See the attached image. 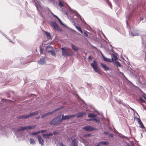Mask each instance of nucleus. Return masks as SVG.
Returning a JSON list of instances; mask_svg holds the SVG:
<instances>
[{
	"label": "nucleus",
	"instance_id": "nucleus-64",
	"mask_svg": "<svg viewBox=\"0 0 146 146\" xmlns=\"http://www.w3.org/2000/svg\"><path fill=\"white\" fill-rule=\"evenodd\" d=\"M126 146H131L129 143H128L126 145Z\"/></svg>",
	"mask_w": 146,
	"mask_h": 146
},
{
	"label": "nucleus",
	"instance_id": "nucleus-39",
	"mask_svg": "<svg viewBox=\"0 0 146 146\" xmlns=\"http://www.w3.org/2000/svg\"><path fill=\"white\" fill-rule=\"evenodd\" d=\"M40 133V131H38L36 132H34L32 133H31V135H36L39 134Z\"/></svg>",
	"mask_w": 146,
	"mask_h": 146
},
{
	"label": "nucleus",
	"instance_id": "nucleus-2",
	"mask_svg": "<svg viewBox=\"0 0 146 146\" xmlns=\"http://www.w3.org/2000/svg\"><path fill=\"white\" fill-rule=\"evenodd\" d=\"M62 55L64 57L71 56L73 54V52L69 48L64 47L61 48Z\"/></svg>",
	"mask_w": 146,
	"mask_h": 146
},
{
	"label": "nucleus",
	"instance_id": "nucleus-16",
	"mask_svg": "<svg viewBox=\"0 0 146 146\" xmlns=\"http://www.w3.org/2000/svg\"><path fill=\"white\" fill-rule=\"evenodd\" d=\"M86 113V112L85 111L78 113H76L77 117L79 118L82 117Z\"/></svg>",
	"mask_w": 146,
	"mask_h": 146
},
{
	"label": "nucleus",
	"instance_id": "nucleus-10",
	"mask_svg": "<svg viewBox=\"0 0 146 146\" xmlns=\"http://www.w3.org/2000/svg\"><path fill=\"white\" fill-rule=\"evenodd\" d=\"M46 59L44 57H42L40 58V60L38 62L39 64L43 65L46 64Z\"/></svg>",
	"mask_w": 146,
	"mask_h": 146
},
{
	"label": "nucleus",
	"instance_id": "nucleus-33",
	"mask_svg": "<svg viewBox=\"0 0 146 146\" xmlns=\"http://www.w3.org/2000/svg\"><path fill=\"white\" fill-rule=\"evenodd\" d=\"M131 35L132 36H138V33L132 31L131 32Z\"/></svg>",
	"mask_w": 146,
	"mask_h": 146
},
{
	"label": "nucleus",
	"instance_id": "nucleus-23",
	"mask_svg": "<svg viewBox=\"0 0 146 146\" xmlns=\"http://www.w3.org/2000/svg\"><path fill=\"white\" fill-rule=\"evenodd\" d=\"M100 64L102 68H103L104 69V70H109V68L105 64L102 63H100Z\"/></svg>",
	"mask_w": 146,
	"mask_h": 146
},
{
	"label": "nucleus",
	"instance_id": "nucleus-29",
	"mask_svg": "<svg viewBox=\"0 0 146 146\" xmlns=\"http://www.w3.org/2000/svg\"><path fill=\"white\" fill-rule=\"evenodd\" d=\"M48 52H50V54L52 56H55L56 55L55 52L53 50H48Z\"/></svg>",
	"mask_w": 146,
	"mask_h": 146
},
{
	"label": "nucleus",
	"instance_id": "nucleus-26",
	"mask_svg": "<svg viewBox=\"0 0 146 146\" xmlns=\"http://www.w3.org/2000/svg\"><path fill=\"white\" fill-rule=\"evenodd\" d=\"M110 132H112L114 133L115 134H117L118 132L113 127V129L112 127H111L110 126Z\"/></svg>",
	"mask_w": 146,
	"mask_h": 146
},
{
	"label": "nucleus",
	"instance_id": "nucleus-25",
	"mask_svg": "<svg viewBox=\"0 0 146 146\" xmlns=\"http://www.w3.org/2000/svg\"><path fill=\"white\" fill-rule=\"evenodd\" d=\"M97 115L96 114L93 113H89L88 115V117L92 118H94V117H95Z\"/></svg>",
	"mask_w": 146,
	"mask_h": 146
},
{
	"label": "nucleus",
	"instance_id": "nucleus-62",
	"mask_svg": "<svg viewBox=\"0 0 146 146\" xmlns=\"http://www.w3.org/2000/svg\"><path fill=\"white\" fill-rule=\"evenodd\" d=\"M121 135L122 137V138H126V137H126V136H125L123 135H122V134H121Z\"/></svg>",
	"mask_w": 146,
	"mask_h": 146
},
{
	"label": "nucleus",
	"instance_id": "nucleus-9",
	"mask_svg": "<svg viewBox=\"0 0 146 146\" xmlns=\"http://www.w3.org/2000/svg\"><path fill=\"white\" fill-rule=\"evenodd\" d=\"M75 116V115H65L64 116V114H62L61 115V120L62 121V120H68L72 117H74Z\"/></svg>",
	"mask_w": 146,
	"mask_h": 146
},
{
	"label": "nucleus",
	"instance_id": "nucleus-3",
	"mask_svg": "<svg viewBox=\"0 0 146 146\" xmlns=\"http://www.w3.org/2000/svg\"><path fill=\"white\" fill-rule=\"evenodd\" d=\"M60 115H58L51 120L49 122V123L51 125L58 126L60 125L62 122L61 119H60Z\"/></svg>",
	"mask_w": 146,
	"mask_h": 146
},
{
	"label": "nucleus",
	"instance_id": "nucleus-12",
	"mask_svg": "<svg viewBox=\"0 0 146 146\" xmlns=\"http://www.w3.org/2000/svg\"><path fill=\"white\" fill-rule=\"evenodd\" d=\"M118 54L116 52H114V53H112L110 55L111 56V59L113 60H117V57L116 56V55H117Z\"/></svg>",
	"mask_w": 146,
	"mask_h": 146
},
{
	"label": "nucleus",
	"instance_id": "nucleus-44",
	"mask_svg": "<svg viewBox=\"0 0 146 146\" xmlns=\"http://www.w3.org/2000/svg\"><path fill=\"white\" fill-rule=\"evenodd\" d=\"M98 89L100 91H99L100 93H101V91L102 90L103 87L102 86H98Z\"/></svg>",
	"mask_w": 146,
	"mask_h": 146
},
{
	"label": "nucleus",
	"instance_id": "nucleus-8",
	"mask_svg": "<svg viewBox=\"0 0 146 146\" xmlns=\"http://www.w3.org/2000/svg\"><path fill=\"white\" fill-rule=\"evenodd\" d=\"M82 129L88 131H91L96 129V128L94 127H92L90 125L85 126L84 127H82Z\"/></svg>",
	"mask_w": 146,
	"mask_h": 146
},
{
	"label": "nucleus",
	"instance_id": "nucleus-28",
	"mask_svg": "<svg viewBox=\"0 0 146 146\" xmlns=\"http://www.w3.org/2000/svg\"><path fill=\"white\" fill-rule=\"evenodd\" d=\"M25 130H26V126H21L18 129L17 131H23Z\"/></svg>",
	"mask_w": 146,
	"mask_h": 146
},
{
	"label": "nucleus",
	"instance_id": "nucleus-24",
	"mask_svg": "<svg viewBox=\"0 0 146 146\" xmlns=\"http://www.w3.org/2000/svg\"><path fill=\"white\" fill-rule=\"evenodd\" d=\"M45 33L47 38L48 39H52V37L51 36L50 33L46 31L45 32Z\"/></svg>",
	"mask_w": 146,
	"mask_h": 146
},
{
	"label": "nucleus",
	"instance_id": "nucleus-22",
	"mask_svg": "<svg viewBox=\"0 0 146 146\" xmlns=\"http://www.w3.org/2000/svg\"><path fill=\"white\" fill-rule=\"evenodd\" d=\"M71 47L72 49L75 51H78L79 50V48L74 44H72Z\"/></svg>",
	"mask_w": 146,
	"mask_h": 146
},
{
	"label": "nucleus",
	"instance_id": "nucleus-53",
	"mask_svg": "<svg viewBox=\"0 0 146 146\" xmlns=\"http://www.w3.org/2000/svg\"><path fill=\"white\" fill-rule=\"evenodd\" d=\"M106 2V3L110 6V2L109 0H104Z\"/></svg>",
	"mask_w": 146,
	"mask_h": 146
},
{
	"label": "nucleus",
	"instance_id": "nucleus-42",
	"mask_svg": "<svg viewBox=\"0 0 146 146\" xmlns=\"http://www.w3.org/2000/svg\"><path fill=\"white\" fill-rule=\"evenodd\" d=\"M139 100L142 103H146L145 101L143 100L141 97H139Z\"/></svg>",
	"mask_w": 146,
	"mask_h": 146
},
{
	"label": "nucleus",
	"instance_id": "nucleus-52",
	"mask_svg": "<svg viewBox=\"0 0 146 146\" xmlns=\"http://www.w3.org/2000/svg\"><path fill=\"white\" fill-rule=\"evenodd\" d=\"M51 14L52 15V16L56 18V19L58 17L56 15H54L52 13H51Z\"/></svg>",
	"mask_w": 146,
	"mask_h": 146
},
{
	"label": "nucleus",
	"instance_id": "nucleus-59",
	"mask_svg": "<svg viewBox=\"0 0 146 146\" xmlns=\"http://www.w3.org/2000/svg\"><path fill=\"white\" fill-rule=\"evenodd\" d=\"M110 21H114V23L115 22V20H114L113 19H112V18H111L110 17Z\"/></svg>",
	"mask_w": 146,
	"mask_h": 146
},
{
	"label": "nucleus",
	"instance_id": "nucleus-1",
	"mask_svg": "<svg viewBox=\"0 0 146 146\" xmlns=\"http://www.w3.org/2000/svg\"><path fill=\"white\" fill-rule=\"evenodd\" d=\"M70 12L71 13V17H72V19L73 21H74V20H75V21H77V19H80V21H81V23L84 25H87L89 27L85 21L83 20L81 16L78 13L73 10H70Z\"/></svg>",
	"mask_w": 146,
	"mask_h": 146
},
{
	"label": "nucleus",
	"instance_id": "nucleus-6",
	"mask_svg": "<svg viewBox=\"0 0 146 146\" xmlns=\"http://www.w3.org/2000/svg\"><path fill=\"white\" fill-rule=\"evenodd\" d=\"M110 63H112L114 66L117 67H122L123 66L121 63L117 60H113L110 58Z\"/></svg>",
	"mask_w": 146,
	"mask_h": 146
},
{
	"label": "nucleus",
	"instance_id": "nucleus-7",
	"mask_svg": "<svg viewBox=\"0 0 146 146\" xmlns=\"http://www.w3.org/2000/svg\"><path fill=\"white\" fill-rule=\"evenodd\" d=\"M51 26L55 30L61 32L62 31V29L58 26L56 23L55 21H52L51 22Z\"/></svg>",
	"mask_w": 146,
	"mask_h": 146
},
{
	"label": "nucleus",
	"instance_id": "nucleus-21",
	"mask_svg": "<svg viewBox=\"0 0 146 146\" xmlns=\"http://www.w3.org/2000/svg\"><path fill=\"white\" fill-rule=\"evenodd\" d=\"M64 107V106H61L59 108H57L56 109H55L54 110H53L52 111H51V113H52V114L53 113H55L56 111H58L60 110L61 109H62Z\"/></svg>",
	"mask_w": 146,
	"mask_h": 146
},
{
	"label": "nucleus",
	"instance_id": "nucleus-48",
	"mask_svg": "<svg viewBox=\"0 0 146 146\" xmlns=\"http://www.w3.org/2000/svg\"><path fill=\"white\" fill-rule=\"evenodd\" d=\"M41 112V111L40 110H38L35 112V115L38 114V113H40Z\"/></svg>",
	"mask_w": 146,
	"mask_h": 146
},
{
	"label": "nucleus",
	"instance_id": "nucleus-30",
	"mask_svg": "<svg viewBox=\"0 0 146 146\" xmlns=\"http://www.w3.org/2000/svg\"><path fill=\"white\" fill-rule=\"evenodd\" d=\"M30 143L31 144L34 145L36 143L34 139L32 138H30Z\"/></svg>",
	"mask_w": 146,
	"mask_h": 146
},
{
	"label": "nucleus",
	"instance_id": "nucleus-45",
	"mask_svg": "<svg viewBox=\"0 0 146 146\" xmlns=\"http://www.w3.org/2000/svg\"><path fill=\"white\" fill-rule=\"evenodd\" d=\"M95 121L97 123H99L100 121V120L99 119H97L94 118H93V121Z\"/></svg>",
	"mask_w": 146,
	"mask_h": 146
},
{
	"label": "nucleus",
	"instance_id": "nucleus-18",
	"mask_svg": "<svg viewBox=\"0 0 146 146\" xmlns=\"http://www.w3.org/2000/svg\"><path fill=\"white\" fill-rule=\"evenodd\" d=\"M20 61L21 64H25L27 63L28 62L27 61V60L26 58H22L20 59Z\"/></svg>",
	"mask_w": 146,
	"mask_h": 146
},
{
	"label": "nucleus",
	"instance_id": "nucleus-54",
	"mask_svg": "<svg viewBox=\"0 0 146 146\" xmlns=\"http://www.w3.org/2000/svg\"><path fill=\"white\" fill-rule=\"evenodd\" d=\"M88 59L90 60H92V57L90 55H89L88 56Z\"/></svg>",
	"mask_w": 146,
	"mask_h": 146
},
{
	"label": "nucleus",
	"instance_id": "nucleus-56",
	"mask_svg": "<svg viewBox=\"0 0 146 146\" xmlns=\"http://www.w3.org/2000/svg\"><path fill=\"white\" fill-rule=\"evenodd\" d=\"M40 54H43V53L42 52V49L41 48H40Z\"/></svg>",
	"mask_w": 146,
	"mask_h": 146
},
{
	"label": "nucleus",
	"instance_id": "nucleus-19",
	"mask_svg": "<svg viewBox=\"0 0 146 146\" xmlns=\"http://www.w3.org/2000/svg\"><path fill=\"white\" fill-rule=\"evenodd\" d=\"M109 143L105 141H103L99 142L95 146H99L101 144H102V145H107Z\"/></svg>",
	"mask_w": 146,
	"mask_h": 146
},
{
	"label": "nucleus",
	"instance_id": "nucleus-38",
	"mask_svg": "<svg viewBox=\"0 0 146 146\" xmlns=\"http://www.w3.org/2000/svg\"><path fill=\"white\" fill-rule=\"evenodd\" d=\"M57 19L58 21V22H59L60 24L61 25H63V26H66V25L63 23L59 19V18L58 17L57 18Z\"/></svg>",
	"mask_w": 146,
	"mask_h": 146
},
{
	"label": "nucleus",
	"instance_id": "nucleus-47",
	"mask_svg": "<svg viewBox=\"0 0 146 146\" xmlns=\"http://www.w3.org/2000/svg\"><path fill=\"white\" fill-rule=\"evenodd\" d=\"M40 131V132H41V133H46L47 132V131L46 130H41L40 131Z\"/></svg>",
	"mask_w": 146,
	"mask_h": 146
},
{
	"label": "nucleus",
	"instance_id": "nucleus-50",
	"mask_svg": "<svg viewBox=\"0 0 146 146\" xmlns=\"http://www.w3.org/2000/svg\"><path fill=\"white\" fill-rule=\"evenodd\" d=\"M134 119H136L137 120V122H138L139 121V120H140V119L139 118H138V117H136L134 116Z\"/></svg>",
	"mask_w": 146,
	"mask_h": 146
},
{
	"label": "nucleus",
	"instance_id": "nucleus-61",
	"mask_svg": "<svg viewBox=\"0 0 146 146\" xmlns=\"http://www.w3.org/2000/svg\"><path fill=\"white\" fill-rule=\"evenodd\" d=\"M118 32H120V31H119V30H120V29L119 28H117L116 29H115Z\"/></svg>",
	"mask_w": 146,
	"mask_h": 146
},
{
	"label": "nucleus",
	"instance_id": "nucleus-20",
	"mask_svg": "<svg viewBox=\"0 0 146 146\" xmlns=\"http://www.w3.org/2000/svg\"><path fill=\"white\" fill-rule=\"evenodd\" d=\"M115 100L119 104H121L123 105L124 104L122 100L119 98H115Z\"/></svg>",
	"mask_w": 146,
	"mask_h": 146
},
{
	"label": "nucleus",
	"instance_id": "nucleus-37",
	"mask_svg": "<svg viewBox=\"0 0 146 146\" xmlns=\"http://www.w3.org/2000/svg\"><path fill=\"white\" fill-rule=\"evenodd\" d=\"M87 32L88 33L87 31L85 30L83 32V34L84 35L83 37H88V35L87 33ZM88 33H89L88 32Z\"/></svg>",
	"mask_w": 146,
	"mask_h": 146
},
{
	"label": "nucleus",
	"instance_id": "nucleus-58",
	"mask_svg": "<svg viewBox=\"0 0 146 146\" xmlns=\"http://www.w3.org/2000/svg\"><path fill=\"white\" fill-rule=\"evenodd\" d=\"M60 143V146H65L62 142H61Z\"/></svg>",
	"mask_w": 146,
	"mask_h": 146
},
{
	"label": "nucleus",
	"instance_id": "nucleus-40",
	"mask_svg": "<svg viewBox=\"0 0 146 146\" xmlns=\"http://www.w3.org/2000/svg\"><path fill=\"white\" fill-rule=\"evenodd\" d=\"M59 6L60 7H64V5L62 3L61 1L60 0H59V3L58 4Z\"/></svg>",
	"mask_w": 146,
	"mask_h": 146
},
{
	"label": "nucleus",
	"instance_id": "nucleus-17",
	"mask_svg": "<svg viewBox=\"0 0 146 146\" xmlns=\"http://www.w3.org/2000/svg\"><path fill=\"white\" fill-rule=\"evenodd\" d=\"M137 122L139 125V127L142 129H144V130L146 132V128L144 127L141 120H139Z\"/></svg>",
	"mask_w": 146,
	"mask_h": 146
},
{
	"label": "nucleus",
	"instance_id": "nucleus-27",
	"mask_svg": "<svg viewBox=\"0 0 146 146\" xmlns=\"http://www.w3.org/2000/svg\"><path fill=\"white\" fill-rule=\"evenodd\" d=\"M52 114V113H51V111L50 112L49 111L47 113H45L44 114H42L41 115V117L42 118H44L45 117H47L48 115H49V114Z\"/></svg>",
	"mask_w": 146,
	"mask_h": 146
},
{
	"label": "nucleus",
	"instance_id": "nucleus-49",
	"mask_svg": "<svg viewBox=\"0 0 146 146\" xmlns=\"http://www.w3.org/2000/svg\"><path fill=\"white\" fill-rule=\"evenodd\" d=\"M54 135H57L59 134V132L56 131H54L53 133Z\"/></svg>",
	"mask_w": 146,
	"mask_h": 146
},
{
	"label": "nucleus",
	"instance_id": "nucleus-5",
	"mask_svg": "<svg viewBox=\"0 0 146 146\" xmlns=\"http://www.w3.org/2000/svg\"><path fill=\"white\" fill-rule=\"evenodd\" d=\"M35 112H33L29 114V115L24 114L21 116H17L16 117L17 119H26L29 118L31 116L35 115Z\"/></svg>",
	"mask_w": 146,
	"mask_h": 146
},
{
	"label": "nucleus",
	"instance_id": "nucleus-4",
	"mask_svg": "<svg viewBox=\"0 0 146 146\" xmlns=\"http://www.w3.org/2000/svg\"><path fill=\"white\" fill-rule=\"evenodd\" d=\"M91 66L92 67L94 71L99 74H100L101 72L100 68L98 66L97 64L96 61L94 60L93 62L90 64Z\"/></svg>",
	"mask_w": 146,
	"mask_h": 146
},
{
	"label": "nucleus",
	"instance_id": "nucleus-35",
	"mask_svg": "<svg viewBox=\"0 0 146 146\" xmlns=\"http://www.w3.org/2000/svg\"><path fill=\"white\" fill-rule=\"evenodd\" d=\"M92 136V134L91 133H87L84 134V137H91Z\"/></svg>",
	"mask_w": 146,
	"mask_h": 146
},
{
	"label": "nucleus",
	"instance_id": "nucleus-36",
	"mask_svg": "<svg viewBox=\"0 0 146 146\" xmlns=\"http://www.w3.org/2000/svg\"><path fill=\"white\" fill-rule=\"evenodd\" d=\"M110 47H111V49H110V54H112L111 52H112V53H114V52H116L113 50V47L112 46V45L110 44Z\"/></svg>",
	"mask_w": 146,
	"mask_h": 146
},
{
	"label": "nucleus",
	"instance_id": "nucleus-34",
	"mask_svg": "<svg viewBox=\"0 0 146 146\" xmlns=\"http://www.w3.org/2000/svg\"><path fill=\"white\" fill-rule=\"evenodd\" d=\"M26 129H31L33 128H34L35 127V126H31L30 125L27 126H26Z\"/></svg>",
	"mask_w": 146,
	"mask_h": 146
},
{
	"label": "nucleus",
	"instance_id": "nucleus-46",
	"mask_svg": "<svg viewBox=\"0 0 146 146\" xmlns=\"http://www.w3.org/2000/svg\"><path fill=\"white\" fill-rule=\"evenodd\" d=\"M46 49L47 50V49H48V48H50L52 49H53V47L51 46H49V45H48L47 46H46Z\"/></svg>",
	"mask_w": 146,
	"mask_h": 146
},
{
	"label": "nucleus",
	"instance_id": "nucleus-43",
	"mask_svg": "<svg viewBox=\"0 0 146 146\" xmlns=\"http://www.w3.org/2000/svg\"><path fill=\"white\" fill-rule=\"evenodd\" d=\"M115 2V3H116L117 4V5L118 6H119V3H120V0H113Z\"/></svg>",
	"mask_w": 146,
	"mask_h": 146
},
{
	"label": "nucleus",
	"instance_id": "nucleus-13",
	"mask_svg": "<svg viewBox=\"0 0 146 146\" xmlns=\"http://www.w3.org/2000/svg\"><path fill=\"white\" fill-rule=\"evenodd\" d=\"M53 134V133H45V134H42V135L44 137V138L45 139H49V136H51Z\"/></svg>",
	"mask_w": 146,
	"mask_h": 146
},
{
	"label": "nucleus",
	"instance_id": "nucleus-31",
	"mask_svg": "<svg viewBox=\"0 0 146 146\" xmlns=\"http://www.w3.org/2000/svg\"><path fill=\"white\" fill-rule=\"evenodd\" d=\"M74 25H75L74 24ZM74 25L75 26V27L77 29L78 31H79L80 32V33H83V32L82 31V30L80 27H79V26H76L75 25Z\"/></svg>",
	"mask_w": 146,
	"mask_h": 146
},
{
	"label": "nucleus",
	"instance_id": "nucleus-63",
	"mask_svg": "<svg viewBox=\"0 0 146 146\" xmlns=\"http://www.w3.org/2000/svg\"><path fill=\"white\" fill-rule=\"evenodd\" d=\"M119 73L120 74H122V75H123L124 76V74L123 73L121 72H119Z\"/></svg>",
	"mask_w": 146,
	"mask_h": 146
},
{
	"label": "nucleus",
	"instance_id": "nucleus-57",
	"mask_svg": "<svg viewBox=\"0 0 146 146\" xmlns=\"http://www.w3.org/2000/svg\"><path fill=\"white\" fill-rule=\"evenodd\" d=\"M114 136V135L113 134L110 133V137H113V136Z\"/></svg>",
	"mask_w": 146,
	"mask_h": 146
},
{
	"label": "nucleus",
	"instance_id": "nucleus-32",
	"mask_svg": "<svg viewBox=\"0 0 146 146\" xmlns=\"http://www.w3.org/2000/svg\"><path fill=\"white\" fill-rule=\"evenodd\" d=\"M102 57L104 60L105 61L110 62V58H108L105 57L103 54H102Z\"/></svg>",
	"mask_w": 146,
	"mask_h": 146
},
{
	"label": "nucleus",
	"instance_id": "nucleus-51",
	"mask_svg": "<svg viewBox=\"0 0 146 146\" xmlns=\"http://www.w3.org/2000/svg\"><path fill=\"white\" fill-rule=\"evenodd\" d=\"M86 120L87 121H93V118L88 119H86Z\"/></svg>",
	"mask_w": 146,
	"mask_h": 146
},
{
	"label": "nucleus",
	"instance_id": "nucleus-11",
	"mask_svg": "<svg viewBox=\"0 0 146 146\" xmlns=\"http://www.w3.org/2000/svg\"><path fill=\"white\" fill-rule=\"evenodd\" d=\"M37 138L39 143L40 144L41 146H43L44 145V141L41 136L40 135H38Z\"/></svg>",
	"mask_w": 146,
	"mask_h": 146
},
{
	"label": "nucleus",
	"instance_id": "nucleus-41",
	"mask_svg": "<svg viewBox=\"0 0 146 146\" xmlns=\"http://www.w3.org/2000/svg\"><path fill=\"white\" fill-rule=\"evenodd\" d=\"M2 34L3 36H5L6 38L7 39L9 40L10 42H12L9 39V37H8L5 34V33H2Z\"/></svg>",
	"mask_w": 146,
	"mask_h": 146
},
{
	"label": "nucleus",
	"instance_id": "nucleus-15",
	"mask_svg": "<svg viewBox=\"0 0 146 146\" xmlns=\"http://www.w3.org/2000/svg\"><path fill=\"white\" fill-rule=\"evenodd\" d=\"M71 146H78V143L77 140L74 139L72 141Z\"/></svg>",
	"mask_w": 146,
	"mask_h": 146
},
{
	"label": "nucleus",
	"instance_id": "nucleus-55",
	"mask_svg": "<svg viewBox=\"0 0 146 146\" xmlns=\"http://www.w3.org/2000/svg\"><path fill=\"white\" fill-rule=\"evenodd\" d=\"M121 10L120 9L119 10H118L117 12L116 13V14L117 15L118 14H119L121 12Z\"/></svg>",
	"mask_w": 146,
	"mask_h": 146
},
{
	"label": "nucleus",
	"instance_id": "nucleus-14",
	"mask_svg": "<svg viewBox=\"0 0 146 146\" xmlns=\"http://www.w3.org/2000/svg\"><path fill=\"white\" fill-rule=\"evenodd\" d=\"M7 75L6 74H5L3 73L0 72V78L3 81L5 80V77Z\"/></svg>",
	"mask_w": 146,
	"mask_h": 146
},
{
	"label": "nucleus",
	"instance_id": "nucleus-60",
	"mask_svg": "<svg viewBox=\"0 0 146 146\" xmlns=\"http://www.w3.org/2000/svg\"><path fill=\"white\" fill-rule=\"evenodd\" d=\"M129 108H130V109H131L132 111H135V110H134L133 109V108H131V107L129 106Z\"/></svg>",
	"mask_w": 146,
	"mask_h": 146
}]
</instances>
